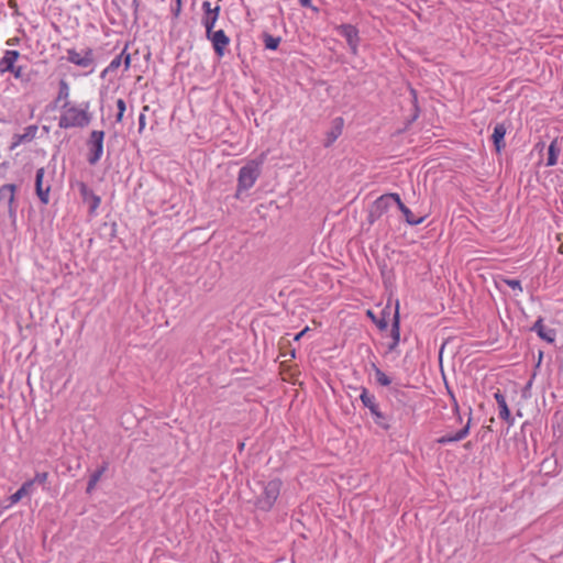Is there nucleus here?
I'll use <instances>...</instances> for the list:
<instances>
[{
	"label": "nucleus",
	"instance_id": "nucleus-1",
	"mask_svg": "<svg viewBox=\"0 0 563 563\" xmlns=\"http://www.w3.org/2000/svg\"><path fill=\"white\" fill-rule=\"evenodd\" d=\"M62 108L65 110V113L60 115L58 121L60 129L86 128L92 120V113L89 112V101L81 102L80 108L70 106V103L66 101Z\"/></svg>",
	"mask_w": 563,
	"mask_h": 563
},
{
	"label": "nucleus",
	"instance_id": "nucleus-2",
	"mask_svg": "<svg viewBox=\"0 0 563 563\" xmlns=\"http://www.w3.org/2000/svg\"><path fill=\"white\" fill-rule=\"evenodd\" d=\"M256 485L260 488V493L255 497L254 505L262 511H269L277 498L280 495L283 482L280 478H273L269 481H258Z\"/></svg>",
	"mask_w": 563,
	"mask_h": 563
},
{
	"label": "nucleus",
	"instance_id": "nucleus-3",
	"mask_svg": "<svg viewBox=\"0 0 563 563\" xmlns=\"http://www.w3.org/2000/svg\"><path fill=\"white\" fill-rule=\"evenodd\" d=\"M360 400L362 405L369 410L376 426L385 431L391 428L390 421L393 420V416L380 410L376 396L369 393L366 387H361Z\"/></svg>",
	"mask_w": 563,
	"mask_h": 563
},
{
	"label": "nucleus",
	"instance_id": "nucleus-4",
	"mask_svg": "<svg viewBox=\"0 0 563 563\" xmlns=\"http://www.w3.org/2000/svg\"><path fill=\"white\" fill-rule=\"evenodd\" d=\"M262 161H250L240 168L238 176V192L249 190L261 175Z\"/></svg>",
	"mask_w": 563,
	"mask_h": 563
},
{
	"label": "nucleus",
	"instance_id": "nucleus-5",
	"mask_svg": "<svg viewBox=\"0 0 563 563\" xmlns=\"http://www.w3.org/2000/svg\"><path fill=\"white\" fill-rule=\"evenodd\" d=\"M104 135L106 133L102 130H92L86 142L88 147L87 162L92 166L96 165L103 155Z\"/></svg>",
	"mask_w": 563,
	"mask_h": 563
},
{
	"label": "nucleus",
	"instance_id": "nucleus-6",
	"mask_svg": "<svg viewBox=\"0 0 563 563\" xmlns=\"http://www.w3.org/2000/svg\"><path fill=\"white\" fill-rule=\"evenodd\" d=\"M394 192L384 194L379 196L368 209L367 221L369 224H374L383 214H385L390 206L394 203V199L390 198Z\"/></svg>",
	"mask_w": 563,
	"mask_h": 563
},
{
	"label": "nucleus",
	"instance_id": "nucleus-7",
	"mask_svg": "<svg viewBox=\"0 0 563 563\" xmlns=\"http://www.w3.org/2000/svg\"><path fill=\"white\" fill-rule=\"evenodd\" d=\"M220 9L221 8L219 4H216L212 8L210 1H203V3H202L203 14H202L201 23L206 30H212L214 27L216 22L219 18Z\"/></svg>",
	"mask_w": 563,
	"mask_h": 563
},
{
	"label": "nucleus",
	"instance_id": "nucleus-8",
	"mask_svg": "<svg viewBox=\"0 0 563 563\" xmlns=\"http://www.w3.org/2000/svg\"><path fill=\"white\" fill-rule=\"evenodd\" d=\"M67 54L68 62L77 66L86 68L93 63L92 49L90 48L84 49L82 52H77L76 49L71 48L67 51Z\"/></svg>",
	"mask_w": 563,
	"mask_h": 563
},
{
	"label": "nucleus",
	"instance_id": "nucleus-9",
	"mask_svg": "<svg viewBox=\"0 0 563 563\" xmlns=\"http://www.w3.org/2000/svg\"><path fill=\"white\" fill-rule=\"evenodd\" d=\"M45 175L44 167H41L36 170L35 174V192L38 197L40 201L43 205H47L49 202V192H51V185L48 184L46 187L43 185Z\"/></svg>",
	"mask_w": 563,
	"mask_h": 563
},
{
	"label": "nucleus",
	"instance_id": "nucleus-10",
	"mask_svg": "<svg viewBox=\"0 0 563 563\" xmlns=\"http://www.w3.org/2000/svg\"><path fill=\"white\" fill-rule=\"evenodd\" d=\"M128 47H129V42L125 43V46L122 49V52L119 55H117L110 62V64L102 70V73L100 75L101 78H106V76L108 74L115 71L120 67L123 57H124V67H125V69H128L130 67V65H131V55L126 54V48Z\"/></svg>",
	"mask_w": 563,
	"mask_h": 563
},
{
	"label": "nucleus",
	"instance_id": "nucleus-11",
	"mask_svg": "<svg viewBox=\"0 0 563 563\" xmlns=\"http://www.w3.org/2000/svg\"><path fill=\"white\" fill-rule=\"evenodd\" d=\"M394 199V203L397 205L400 212L404 214L405 221L409 225H418L421 224L426 217H416L412 211L401 201L399 194L394 192V196H390Z\"/></svg>",
	"mask_w": 563,
	"mask_h": 563
},
{
	"label": "nucleus",
	"instance_id": "nucleus-12",
	"mask_svg": "<svg viewBox=\"0 0 563 563\" xmlns=\"http://www.w3.org/2000/svg\"><path fill=\"white\" fill-rule=\"evenodd\" d=\"M530 331L531 332H536L537 335L548 342V343H554L555 342V336H556V331L554 329H551V328H547L544 324H543V318L542 317H539L537 319V321L532 324V327L530 328Z\"/></svg>",
	"mask_w": 563,
	"mask_h": 563
},
{
	"label": "nucleus",
	"instance_id": "nucleus-13",
	"mask_svg": "<svg viewBox=\"0 0 563 563\" xmlns=\"http://www.w3.org/2000/svg\"><path fill=\"white\" fill-rule=\"evenodd\" d=\"M344 126V120L341 117H336L331 122L330 130L325 133V139L323 142L324 147H330L342 134Z\"/></svg>",
	"mask_w": 563,
	"mask_h": 563
},
{
	"label": "nucleus",
	"instance_id": "nucleus-14",
	"mask_svg": "<svg viewBox=\"0 0 563 563\" xmlns=\"http://www.w3.org/2000/svg\"><path fill=\"white\" fill-rule=\"evenodd\" d=\"M390 336L391 342L388 344V352L395 351L400 342V316L398 303L396 305V309L391 319Z\"/></svg>",
	"mask_w": 563,
	"mask_h": 563
},
{
	"label": "nucleus",
	"instance_id": "nucleus-15",
	"mask_svg": "<svg viewBox=\"0 0 563 563\" xmlns=\"http://www.w3.org/2000/svg\"><path fill=\"white\" fill-rule=\"evenodd\" d=\"M494 398L498 405V409H499V418L504 421H506L509 426H512L514 424V417L511 416V412H510V409L507 405V401H506V397L505 395L501 393L500 389H497L495 393H494Z\"/></svg>",
	"mask_w": 563,
	"mask_h": 563
},
{
	"label": "nucleus",
	"instance_id": "nucleus-16",
	"mask_svg": "<svg viewBox=\"0 0 563 563\" xmlns=\"http://www.w3.org/2000/svg\"><path fill=\"white\" fill-rule=\"evenodd\" d=\"M470 424H471V418L468 419L466 426H464L461 430H459L455 433H448V434L440 437L439 439H437V443H439L441 445H446L449 443L459 442V441L465 439L470 433Z\"/></svg>",
	"mask_w": 563,
	"mask_h": 563
},
{
	"label": "nucleus",
	"instance_id": "nucleus-17",
	"mask_svg": "<svg viewBox=\"0 0 563 563\" xmlns=\"http://www.w3.org/2000/svg\"><path fill=\"white\" fill-rule=\"evenodd\" d=\"M390 313L391 312L389 306H386L380 310L379 317H377L372 310L366 311V316L376 324L380 331H385L388 328Z\"/></svg>",
	"mask_w": 563,
	"mask_h": 563
},
{
	"label": "nucleus",
	"instance_id": "nucleus-18",
	"mask_svg": "<svg viewBox=\"0 0 563 563\" xmlns=\"http://www.w3.org/2000/svg\"><path fill=\"white\" fill-rule=\"evenodd\" d=\"M507 128L505 123H497L492 134V141L497 153H500L506 147L505 135Z\"/></svg>",
	"mask_w": 563,
	"mask_h": 563
},
{
	"label": "nucleus",
	"instance_id": "nucleus-19",
	"mask_svg": "<svg viewBox=\"0 0 563 563\" xmlns=\"http://www.w3.org/2000/svg\"><path fill=\"white\" fill-rule=\"evenodd\" d=\"M109 467V463L107 461H103L101 465L97 467L96 471H93L90 476L87 484L86 493L91 494L92 490L96 488L97 483L100 481L101 476L106 473V471Z\"/></svg>",
	"mask_w": 563,
	"mask_h": 563
},
{
	"label": "nucleus",
	"instance_id": "nucleus-20",
	"mask_svg": "<svg viewBox=\"0 0 563 563\" xmlns=\"http://www.w3.org/2000/svg\"><path fill=\"white\" fill-rule=\"evenodd\" d=\"M19 52L18 51H7L4 53V56L0 60V71H13L15 69V62L19 58Z\"/></svg>",
	"mask_w": 563,
	"mask_h": 563
},
{
	"label": "nucleus",
	"instance_id": "nucleus-21",
	"mask_svg": "<svg viewBox=\"0 0 563 563\" xmlns=\"http://www.w3.org/2000/svg\"><path fill=\"white\" fill-rule=\"evenodd\" d=\"M117 228L118 224L114 221L103 222L98 229V234L107 242H112L117 238Z\"/></svg>",
	"mask_w": 563,
	"mask_h": 563
},
{
	"label": "nucleus",
	"instance_id": "nucleus-22",
	"mask_svg": "<svg viewBox=\"0 0 563 563\" xmlns=\"http://www.w3.org/2000/svg\"><path fill=\"white\" fill-rule=\"evenodd\" d=\"M560 153H561V147L559 146V140L554 139L548 147V157H547L545 166L551 167V166L556 165L558 157H559Z\"/></svg>",
	"mask_w": 563,
	"mask_h": 563
},
{
	"label": "nucleus",
	"instance_id": "nucleus-23",
	"mask_svg": "<svg viewBox=\"0 0 563 563\" xmlns=\"http://www.w3.org/2000/svg\"><path fill=\"white\" fill-rule=\"evenodd\" d=\"M212 42V47L219 58L224 56L225 49L230 44L231 37H207Z\"/></svg>",
	"mask_w": 563,
	"mask_h": 563
},
{
	"label": "nucleus",
	"instance_id": "nucleus-24",
	"mask_svg": "<svg viewBox=\"0 0 563 563\" xmlns=\"http://www.w3.org/2000/svg\"><path fill=\"white\" fill-rule=\"evenodd\" d=\"M18 187L14 184H5L0 187V201L7 200L8 205H13L14 195Z\"/></svg>",
	"mask_w": 563,
	"mask_h": 563
},
{
	"label": "nucleus",
	"instance_id": "nucleus-25",
	"mask_svg": "<svg viewBox=\"0 0 563 563\" xmlns=\"http://www.w3.org/2000/svg\"><path fill=\"white\" fill-rule=\"evenodd\" d=\"M32 487H33V482H27V481L24 482L21 485V487L9 497L10 504L13 505V504L19 503L25 495H27L31 492Z\"/></svg>",
	"mask_w": 563,
	"mask_h": 563
},
{
	"label": "nucleus",
	"instance_id": "nucleus-26",
	"mask_svg": "<svg viewBox=\"0 0 563 563\" xmlns=\"http://www.w3.org/2000/svg\"><path fill=\"white\" fill-rule=\"evenodd\" d=\"M78 190L85 201L90 200V198L95 195L93 190L84 181L78 183Z\"/></svg>",
	"mask_w": 563,
	"mask_h": 563
},
{
	"label": "nucleus",
	"instance_id": "nucleus-27",
	"mask_svg": "<svg viewBox=\"0 0 563 563\" xmlns=\"http://www.w3.org/2000/svg\"><path fill=\"white\" fill-rule=\"evenodd\" d=\"M69 96V86L68 82L65 79H60L58 84V95L56 101H59L62 99H67Z\"/></svg>",
	"mask_w": 563,
	"mask_h": 563
},
{
	"label": "nucleus",
	"instance_id": "nucleus-28",
	"mask_svg": "<svg viewBox=\"0 0 563 563\" xmlns=\"http://www.w3.org/2000/svg\"><path fill=\"white\" fill-rule=\"evenodd\" d=\"M499 283H504L506 284L507 286H509L510 288H512L514 290H517L519 292H522V286H521V282L519 279H509V278H500L499 282H496V285L497 287L499 288Z\"/></svg>",
	"mask_w": 563,
	"mask_h": 563
},
{
	"label": "nucleus",
	"instance_id": "nucleus-29",
	"mask_svg": "<svg viewBox=\"0 0 563 563\" xmlns=\"http://www.w3.org/2000/svg\"><path fill=\"white\" fill-rule=\"evenodd\" d=\"M115 103L118 109V112L115 114V122L121 123L123 120L124 112L126 110V103L122 98L118 99Z\"/></svg>",
	"mask_w": 563,
	"mask_h": 563
},
{
	"label": "nucleus",
	"instance_id": "nucleus-30",
	"mask_svg": "<svg viewBox=\"0 0 563 563\" xmlns=\"http://www.w3.org/2000/svg\"><path fill=\"white\" fill-rule=\"evenodd\" d=\"M411 96H412V107H413V113L409 120V123L416 121L420 113V108L418 106V99H417V91L415 89H410Z\"/></svg>",
	"mask_w": 563,
	"mask_h": 563
},
{
	"label": "nucleus",
	"instance_id": "nucleus-31",
	"mask_svg": "<svg viewBox=\"0 0 563 563\" xmlns=\"http://www.w3.org/2000/svg\"><path fill=\"white\" fill-rule=\"evenodd\" d=\"M375 377L377 384L380 386L387 387L391 384V379L380 368H376Z\"/></svg>",
	"mask_w": 563,
	"mask_h": 563
},
{
	"label": "nucleus",
	"instance_id": "nucleus-32",
	"mask_svg": "<svg viewBox=\"0 0 563 563\" xmlns=\"http://www.w3.org/2000/svg\"><path fill=\"white\" fill-rule=\"evenodd\" d=\"M346 44L349 46V49L352 54H357V47L361 43V37H345Z\"/></svg>",
	"mask_w": 563,
	"mask_h": 563
},
{
	"label": "nucleus",
	"instance_id": "nucleus-33",
	"mask_svg": "<svg viewBox=\"0 0 563 563\" xmlns=\"http://www.w3.org/2000/svg\"><path fill=\"white\" fill-rule=\"evenodd\" d=\"M339 30L341 31L342 35H357L358 32L356 26L352 24H341Z\"/></svg>",
	"mask_w": 563,
	"mask_h": 563
},
{
	"label": "nucleus",
	"instance_id": "nucleus-34",
	"mask_svg": "<svg viewBox=\"0 0 563 563\" xmlns=\"http://www.w3.org/2000/svg\"><path fill=\"white\" fill-rule=\"evenodd\" d=\"M47 478H48L47 472H36L35 476L32 479H30L29 482H33V485L34 484L43 485L46 483Z\"/></svg>",
	"mask_w": 563,
	"mask_h": 563
},
{
	"label": "nucleus",
	"instance_id": "nucleus-35",
	"mask_svg": "<svg viewBox=\"0 0 563 563\" xmlns=\"http://www.w3.org/2000/svg\"><path fill=\"white\" fill-rule=\"evenodd\" d=\"M265 47L267 49H276L280 43L282 37H264Z\"/></svg>",
	"mask_w": 563,
	"mask_h": 563
},
{
	"label": "nucleus",
	"instance_id": "nucleus-36",
	"mask_svg": "<svg viewBox=\"0 0 563 563\" xmlns=\"http://www.w3.org/2000/svg\"><path fill=\"white\" fill-rule=\"evenodd\" d=\"M174 4L170 8V12L174 19H177L181 12L183 0H174Z\"/></svg>",
	"mask_w": 563,
	"mask_h": 563
},
{
	"label": "nucleus",
	"instance_id": "nucleus-37",
	"mask_svg": "<svg viewBox=\"0 0 563 563\" xmlns=\"http://www.w3.org/2000/svg\"><path fill=\"white\" fill-rule=\"evenodd\" d=\"M90 212H93L100 205L101 199L96 194L90 198Z\"/></svg>",
	"mask_w": 563,
	"mask_h": 563
},
{
	"label": "nucleus",
	"instance_id": "nucleus-38",
	"mask_svg": "<svg viewBox=\"0 0 563 563\" xmlns=\"http://www.w3.org/2000/svg\"><path fill=\"white\" fill-rule=\"evenodd\" d=\"M298 3L306 9H311L314 12H318L319 9L312 4V0H298Z\"/></svg>",
	"mask_w": 563,
	"mask_h": 563
},
{
	"label": "nucleus",
	"instance_id": "nucleus-39",
	"mask_svg": "<svg viewBox=\"0 0 563 563\" xmlns=\"http://www.w3.org/2000/svg\"><path fill=\"white\" fill-rule=\"evenodd\" d=\"M390 393L397 399H399L400 397H405V393L402 390H400L399 388H396V387H391L390 388Z\"/></svg>",
	"mask_w": 563,
	"mask_h": 563
},
{
	"label": "nucleus",
	"instance_id": "nucleus-40",
	"mask_svg": "<svg viewBox=\"0 0 563 563\" xmlns=\"http://www.w3.org/2000/svg\"><path fill=\"white\" fill-rule=\"evenodd\" d=\"M206 35H218V36H221V35H225L224 31L222 29L220 30H217V31H213L212 30H206Z\"/></svg>",
	"mask_w": 563,
	"mask_h": 563
},
{
	"label": "nucleus",
	"instance_id": "nucleus-41",
	"mask_svg": "<svg viewBox=\"0 0 563 563\" xmlns=\"http://www.w3.org/2000/svg\"><path fill=\"white\" fill-rule=\"evenodd\" d=\"M309 327H306L305 329H302L300 332H298L297 334H295L294 336V340L295 341H299L308 331H309Z\"/></svg>",
	"mask_w": 563,
	"mask_h": 563
},
{
	"label": "nucleus",
	"instance_id": "nucleus-42",
	"mask_svg": "<svg viewBox=\"0 0 563 563\" xmlns=\"http://www.w3.org/2000/svg\"><path fill=\"white\" fill-rule=\"evenodd\" d=\"M15 78H21L23 76V70L21 66H15V69L11 71Z\"/></svg>",
	"mask_w": 563,
	"mask_h": 563
},
{
	"label": "nucleus",
	"instance_id": "nucleus-43",
	"mask_svg": "<svg viewBox=\"0 0 563 563\" xmlns=\"http://www.w3.org/2000/svg\"><path fill=\"white\" fill-rule=\"evenodd\" d=\"M140 4H141V0H132V9H133V13L136 15L137 13V10L140 8Z\"/></svg>",
	"mask_w": 563,
	"mask_h": 563
},
{
	"label": "nucleus",
	"instance_id": "nucleus-44",
	"mask_svg": "<svg viewBox=\"0 0 563 563\" xmlns=\"http://www.w3.org/2000/svg\"><path fill=\"white\" fill-rule=\"evenodd\" d=\"M542 358H543V352L539 351L538 361H537V364L534 365V372L540 368Z\"/></svg>",
	"mask_w": 563,
	"mask_h": 563
},
{
	"label": "nucleus",
	"instance_id": "nucleus-45",
	"mask_svg": "<svg viewBox=\"0 0 563 563\" xmlns=\"http://www.w3.org/2000/svg\"><path fill=\"white\" fill-rule=\"evenodd\" d=\"M145 126V114L141 113L139 117V129L140 131Z\"/></svg>",
	"mask_w": 563,
	"mask_h": 563
},
{
	"label": "nucleus",
	"instance_id": "nucleus-46",
	"mask_svg": "<svg viewBox=\"0 0 563 563\" xmlns=\"http://www.w3.org/2000/svg\"><path fill=\"white\" fill-rule=\"evenodd\" d=\"M9 217L15 218V208L13 207V205H9Z\"/></svg>",
	"mask_w": 563,
	"mask_h": 563
},
{
	"label": "nucleus",
	"instance_id": "nucleus-47",
	"mask_svg": "<svg viewBox=\"0 0 563 563\" xmlns=\"http://www.w3.org/2000/svg\"><path fill=\"white\" fill-rule=\"evenodd\" d=\"M451 394V397H452V400H453V408H454V411L459 412V404L454 397V395L452 393Z\"/></svg>",
	"mask_w": 563,
	"mask_h": 563
},
{
	"label": "nucleus",
	"instance_id": "nucleus-48",
	"mask_svg": "<svg viewBox=\"0 0 563 563\" xmlns=\"http://www.w3.org/2000/svg\"><path fill=\"white\" fill-rule=\"evenodd\" d=\"M27 140H30L29 134L19 135V140L15 144H18L19 142H22V141H27Z\"/></svg>",
	"mask_w": 563,
	"mask_h": 563
},
{
	"label": "nucleus",
	"instance_id": "nucleus-49",
	"mask_svg": "<svg viewBox=\"0 0 563 563\" xmlns=\"http://www.w3.org/2000/svg\"><path fill=\"white\" fill-rule=\"evenodd\" d=\"M534 377H536V372L532 374V377H531V378L529 379V382L526 384V386H525V390H527L528 388H530V387H531V385H532V380H533V378H534Z\"/></svg>",
	"mask_w": 563,
	"mask_h": 563
},
{
	"label": "nucleus",
	"instance_id": "nucleus-50",
	"mask_svg": "<svg viewBox=\"0 0 563 563\" xmlns=\"http://www.w3.org/2000/svg\"><path fill=\"white\" fill-rule=\"evenodd\" d=\"M19 40H20L19 37H14L12 41L11 40L8 41V45H14L15 44L14 41L19 42Z\"/></svg>",
	"mask_w": 563,
	"mask_h": 563
},
{
	"label": "nucleus",
	"instance_id": "nucleus-51",
	"mask_svg": "<svg viewBox=\"0 0 563 563\" xmlns=\"http://www.w3.org/2000/svg\"><path fill=\"white\" fill-rule=\"evenodd\" d=\"M371 367L375 374H376V368H379L375 363H372Z\"/></svg>",
	"mask_w": 563,
	"mask_h": 563
},
{
	"label": "nucleus",
	"instance_id": "nucleus-52",
	"mask_svg": "<svg viewBox=\"0 0 563 563\" xmlns=\"http://www.w3.org/2000/svg\"><path fill=\"white\" fill-rule=\"evenodd\" d=\"M559 369L560 372H563V357L560 361Z\"/></svg>",
	"mask_w": 563,
	"mask_h": 563
},
{
	"label": "nucleus",
	"instance_id": "nucleus-53",
	"mask_svg": "<svg viewBox=\"0 0 563 563\" xmlns=\"http://www.w3.org/2000/svg\"><path fill=\"white\" fill-rule=\"evenodd\" d=\"M560 253L563 254V243L560 245V249H559Z\"/></svg>",
	"mask_w": 563,
	"mask_h": 563
},
{
	"label": "nucleus",
	"instance_id": "nucleus-54",
	"mask_svg": "<svg viewBox=\"0 0 563 563\" xmlns=\"http://www.w3.org/2000/svg\"><path fill=\"white\" fill-rule=\"evenodd\" d=\"M243 448H244V443H241L240 444V450H243Z\"/></svg>",
	"mask_w": 563,
	"mask_h": 563
}]
</instances>
